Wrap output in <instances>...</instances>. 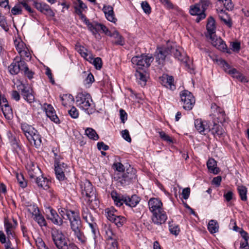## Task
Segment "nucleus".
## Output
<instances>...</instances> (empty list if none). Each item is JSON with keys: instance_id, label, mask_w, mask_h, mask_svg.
Here are the masks:
<instances>
[{"instance_id": "54", "label": "nucleus", "mask_w": 249, "mask_h": 249, "mask_svg": "<svg viewBox=\"0 0 249 249\" xmlns=\"http://www.w3.org/2000/svg\"><path fill=\"white\" fill-rule=\"evenodd\" d=\"M159 134L160 138L163 141L170 143H173L174 142L173 139L168 135L166 134L164 131H160L159 132Z\"/></svg>"}, {"instance_id": "55", "label": "nucleus", "mask_w": 249, "mask_h": 249, "mask_svg": "<svg viewBox=\"0 0 249 249\" xmlns=\"http://www.w3.org/2000/svg\"><path fill=\"white\" fill-rule=\"evenodd\" d=\"M141 4L143 12L146 14L149 15L151 13V8L147 1H143Z\"/></svg>"}, {"instance_id": "21", "label": "nucleus", "mask_w": 249, "mask_h": 249, "mask_svg": "<svg viewBox=\"0 0 249 249\" xmlns=\"http://www.w3.org/2000/svg\"><path fill=\"white\" fill-rule=\"evenodd\" d=\"M21 129L28 141L32 138V136L36 133L37 130L32 125L26 123L21 124Z\"/></svg>"}, {"instance_id": "9", "label": "nucleus", "mask_w": 249, "mask_h": 249, "mask_svg": "<svg viewBox=\"0 0 249 249\" xmlns=\"http://www.w3.org/2000/svg\"><path fill=\"white\" fill-rule=\"evenodd\" d=\"M18 90L20 91L21 95L25 100L29 103L35 101V96L32 89L29 86L21 84L17 86Z\"/></svg>"}, {"instance_id": "27", "label": "nucleus", "mask_w": 249, "mask_h": 249, "mask_svg": "<svg viewBox=\"0 0 249 249\" xmlns=\"http://www.w3.org/2000/svg\"><path fill=\"white\" fill-rule=\"evenodd\" d=\"M170 44L171 46L173 45L174 48V49L171 51V55L173 54L175 58L181 62H186L187 58H186L185 54H182L178 49H177L175 43L170 41Z\"/></svg>"}, {"instance_id": "5", "label": "nucleus", "mask_w": 249, "mask_h": 249, "mask_svg": "<svg viewBox=\"0 0 249 249\" xmlns=\"http://www.w3.org/2000/svg\"><path fill=\"white\" fill-rule=\"evenodd\" d=\"M174 49V46L170 45V41H167L166 46L158 47L154 56L158 64L163 65L166 58L171 55V51Z\"/></svg>"}, {"instance_id": "13", "label": "nucleus", "mask_w": 249, "mask_h": 249, "mask_svg": "<svg viewBox=\"0 0 249 249\" xmlns=\"http://www.w3.org/2000/svg\"><path fill=\"white\" fill-rule=\"evenodd\" d=\"M33 5L37 10L47 17H54L55 13L52 10L50 6L47 3L43 2H41L34 1Z\"/></svg>"}, {"instance_id": "41", "label": "nucleus", "mask_w": 249, "mask_h": 249, "mask_svg": "<svg viewBox=\"0 0 249 249\" xmlns=\"http://www.w3.org/2000/svg\"><path fill=\"white\" fill-rule=\"evenodd\" d=\"M60 98L62 104L64 106H67L74 102L73 97L70 94H65L60 95Z\"/></svg>"}, {"instance_id": "25", "label": "nucleus", "mask_w": 249, "mask_h": 249, "mask_svg": "<svg viewBox=\"0 0 249 249\" xmlns=\"http://www.w3.org/2000/svg\"><path fill=\"white\" fill-rule=\"evenodd\" d=\"M135 75L136 77L137 82L142 87L146 85L147 79L146 72L144 70H139L136 69Z\"/></svg>"}, {"instance_id": "37", "label": "nucleus", "mask_w": 249, "mask_h": 249, "mask_svg": "<svg viewBox=\"0 0 249 249\" xmlns=\"http://www.w3.org/2000/svg\"><path fill=\"white\" fill-rule=\"evenodd\" d=\"M27 169L28 171V175L30 178H36V175L40 172V170L38 166L33 163L29 165L27 167Z\"/></svg>"}, {"instance_id": "53", "label": "nucleus", "mask_w": 249, "mask_h": 249, "mask_svg": "<svg viewBox=\"0 0 249 249\" xmlns=\"http://www.w3.org/2000/svg\"><path fill=\"white\" fill-rule=\"evenodd\" d=\"M211 109L213 112V115L215 116H217L222 112H224V110L221 107L217 106L215 103H213L211 105Z\"/></svg>"}, {"instance_id": "40", "label": "nucleus", "mask_w": 249, "mask_h": 249, "mask_svg": "<svg viewBox=\"0 0 249 249\" xmlns=\"http://www.w3.org/2000/svg\"><path fill=\"white\" fill-rule=\"evenodd\" d=\"M74 236L77 239L78 241L82 244H85L87 242V238L84 235L82 229H77L74 231Z\"/></svg>"}, {"instance_id": "23", "label": "nucleus", "mask_w": 249, "mask_h": 249, "mask_svg": "<svg viewBox=\"0 0 249 249\" xmlns=\"http://www.w3.org/2000/svg\"><path fill=\"white\" fill-rule=\"evenodd\" d=\"M211 132L214 137L218 136L219 138L222 137L224 134V130L223 128L215 122L213 123L212 128L209 126L208 132Z\"/></svg>"}, {"instance_id": "31", "label": "nucleus", "mask_w": 249, "mask_h": 249, "mask_svg": "<svg viewBox=\"0 0 249 249\" xmlns=\"http://www.w3.org/2000/svg\"><path fill=\"white\" fill-rule=\"evenodd\" d=\"M212 44L221 52L230 53L225 42L221 38H217L215 41L213 40Z\"/></svg>"}, {"instance_id": "42", "label": "nucleus", "mask_w": 249, "mask_h": 249, "mask_svg": "<svg viewBox=\"0 0 249 249\" xmlns=\"http://www.w3.org/2000/svg\"><path fill=\"white\" fill-rule=\"evenodd\" d=\"M105 214L107 218L110 221H112L117 215V211L113 207L106 208L105 210Z\"/></svg>"}, {"instance_id": "32", "label": "nucleus", "mask_w": 249, "mask_h": 249, "mask_svg": "<svg viewBox=\"0 0 249 249\" xmlns=\"http://www.w3.org/2000/svg\"><path fill=\"white\" fill-rule=\"evenodd\" d=\"M215 20L212 17L208 18V22L206 25V29L209 35L211 36V39H212V35L215 32L216 26Z\"/></svg>"}, {"instance_id": "63", "label": "nucleus", "mask_w": 249, "mask_h": 249, "mask_svg": "<svg viewBox=\"0 0 249 249\" xmlns=\"http://www.w3.org/2000/svg\"><path fill=\"white\" fill-rule=\"evenodd\" d=\"M68 113L71 117L73 119H76L78 117V110L73 106L72 107L71 109L68 111Z\"/></svg>"}, {"instance_id": "48", "label": "nucleus", "mask_w": 249, "mask_h": 249, "mask_svg": "<svg viewBox=\"0 0 249 249\" xmlns=\"http://www.w3.org/2000/svg\"><path fill=\"white\" fill-rule=\"evenodd\" d=\"M169 230L171 233L176 236L178 235L180 231L178 225L173 224L171 222H169Z\"/></svg>"}, {"instance_id": "22", "label": "nucleus", "mask_w": 249, "mask_h": 249, "mask_svg": "<svg viewBox=\"0 0 249 249\" xmlns=\"http://www.w3.org/2000/svg\"><path fill=\"white\" fill-rule=\"evenodd\" d=\"M141 198L136 195H133L130 197L125 195L124 204L131 208L136 207L141 200Z\"/></svg>"}, {"instance_id": "59", "label": "nucleus", "mask_w": 249, "mask_h": 249, "mask_svg": "<svg viewBox=\"0 0 249 249\" xmlns=\"http://www.w3.org/2000/svg\"><path fill=\"white\" fill-rule=\"evenodd\" d=\"M74 211H75L66 209L64 208H62L60 210H59V212L61 216L64 218V216L65 215L67 219L69 218V214L71 215V213L72 214Z\"/></svg>"}, {"instance_id": "35", "label": "nucleus", "mask_w": 249, "mask_h": 249, "mask_svg": "<svg viewBox=\"0 0 249 249\" xmlns=\"http://www.w3.org/2000/svg\"><path fill=\"white\" fill-rule=\"evenodd\" d=\"M208 56L213 61L216 60L217 62H219V64L222 65L224 71L228 73L229 70H231L230 65L224 60L222 59H218L217 56H215L213 53H209Z\"/></svg>"}, {"instance_id": "64", "label": "nucleus", "mask_w": 249, "mask_h": 249, "mask_svg": "<svg viewBox=\"0 0 249 249\" xmlns=\"http://www.w3.org/2000/svg\"><path fill=\"white\" fill-rule=\"evenodd\" d=\"M112 168L118 172H124V165L121 162L114 163Z\"/></svg>"}, {"instance_id": "39", "label": "nucleus", "mask_w": 249, "mask_h": 249, "mask_svg": "<svg viewBox=\"0 0 249 249\" xmlns=\"http://www.w3.org/2000/svg\"><path fill=\"white\" fill-rule=\"evenodd\" d=\"M111 35L113 36H110V37H113L116 39L115 41L112 42L113 44L121 46H123L124 44V38L117 31H114L111 33Z\"/></svg>"}, {"instance_id": "58", "label": "nucleus", "mask_w": 249, "mask_h": 249, "mask_svg": "<svg viewBox=\"0 0 249 249\" xmlns=\"http://www.w3.org/2000/svg\"><path fill=\"white\" fill-rule=\"evenodd\" d=\"M22 71H23L24 74L29 79H31L32 78H33L34 72L29 69L28 66L26 63H25V66H24L22 69Z\"/></svg>"}, {"instance_id": "30", "label": "nucleus", "mask_w": 249, "mask_h": 249, "mask_svg": "<svg viewBox=\"0 0 249 249\" xmlns=\"http://www.w3.org/2000/svg\"><path fill=\"white\" fill-rule=\"evenodd\" d=\"M36 182L38 187L43 188L44 190H47L49 188V185L51 181L47 178L41 176L36 178Z\"/></svg>"}, {"instance_id": "51", "label": "nucleus", "mask_w": 249, "mask_h": 249, "mask_svg": "<svg viewBox=\"0 0 249 249\" xmlns=\"http://www.w3.org/2000/svg\"><path fill=\"white\" fill-rule=\"evenodd\" d=\"M27 211L31 213L33 216H34L38 212L39 210L36 204H34L30 205H28V208L27 209Z\"/></svg>"}, {"instance_id": "24", "label": "nucleus", "mask_w": 249, "mask_h": 249, "mask_svg": "<svg viewBox=\"0 0 249 249\" xmlns=\"http://www.w3.org/2000/svg\"><path fill=\"white\" fill-rule=\"evenodd\" d=\"M228 73L231 75L233 78L237 79L242 83L248 82L247 77L245 76L235 68H232L231 70H229Z\"/></svg>"}, {"instance_id": "1", "label": "nucleus", "mask_w": 249, "mask_h": 249, "mask_svg": "<svg viewBox=\"0 0 249 249\" xmlns=\"http://www.w3.org/2000/svg\"><path fill=\"white\" fill-rule=\"evenodd\" d=\"M81 193L87 201L88 205L91 209L95 210L99 206V201L97 198L95 189L91 183L86 180L81 183Z\"/></svg>"}, {"instance_id": "4", "label": "nucleus", "mask_w": 249, "mask_h": 249, "mask_svg": "<svg viewBox=\"0 0 249 249\" xmlns=\"http://www.w3.org/2000/svg\"><path fill=\"white\" fill-rule=\"evenodd\" d=\"M92 102L90 95L86 92H79L76 96L77 106L89 115L94 112V109L91 107Z\"/></svg>"}, {"instance_id": "36", "label": "nucleus", "mask_w": 249, "mask_h": 249, "mask_svg": "<svg viewBox=\"0 0 249 249\" xmlns=\"http://www.w3.org/2000/svg\"><path fill=\"white\" fill-rule=\"evenodd\" d=\"M1 107L4 117L8 120L11 119L13 117V110L8 103L3 104Z\"/></svg>"}, {"instance_id": "62", "label": "nucleus", "mask_w": 249, "mask_h": 249, "mask_svg": "<svg viewBox=\"0 0 249 249\" xmlns=\"http://www.w3.org/2000/svg\"><path fill=\"white\" fill-rule=\"evenodd\" d=\"M107 249H119L118 240L107 241Z\"/></svg>"}, {"instance_id": "14", "label": "nucleus", "mask_w": 249, "mask_h": 249, "mask_svg": "<svg viewBox=\"0 0 249 249\" xmlns=\"http://www.w3.org/2000/svg\"><path fill=\"white\" fill-rule=\"evenodd\" d=\"M195 126L197 131L201 135H205L208 132L210 122L203 120L201 119H197L194 122Z\"/></svg>"}, {"instance_id": "57", "label": "nucleus", "mask_w": 249, "mask_h": 249, "mask_svg": "<svg viewBox=\"0 0 249 249\" xmlns=\"http://www.w3.org/2000/svg\"><path fill=\"white\" fill-rule=\"evenodd\" d=\"M20 57L22 60L26 59L27 60H30L31 58V54L27 48H24L22 52H20Z\"/></svg>"}, {"instance_id": "47", "label": "nucleus", "mask_w": 249, "mask_h": 249, "mask_svg": "<svg viewBox=\"0 0 249 249\" xmlns=\"http://www.w3.org/2000/svg\"><path fill=\"white\" fill-rule=\"evenodd\" d=\"M111 221L113 222L117 227L120 228L126 222V218L123 216L117 215Z\"/></svg>"}, {"instance_id": "7", "label": "nucleus", "mask_w": 249, "mask_h": 249, "mask_svg": "<svg viewBox=\"0 0 249 249\" xmlns=\"http://www.w3.org/2000/svg\"><path fill=\"white\" fill-rule=\"evenodd\" d=\"M136 171L130 167L126 169L125 172L120 177H115L114 179L121 186H125L132 183L136 179Z\"/></svg>"}, {"instance_id": "8", "label": "nucleus", "mask_w": 249, "mask_h": 249, "mask_svg": "<svg viewBox=\"0 0 249 249\" xmlns=\"http://www.w3.org/2000/svg\"><path fill=\"white\" fill-rule=\"evenodd\" d=\"M179 95L183 108L186 110H191L196 101L193 94L189 91L185 89L180 92Z\"/></svg>"}, {"instance_id": "12", "label": "nucleus", "mask_w": 249, "mask_h": 249, "mask_svg": "<svg viewBox=\"0 0 249 249\" xmlns=\"http://www.w3.org/2000/svg\"><path fill=\"white\" fill-rule=\"evenodd\" d=\"M25 63V62L23 60L17 56L8 67L9 72L12 75H15L19 73L20 71H22Z\"/></svg>"}, {"instance_id": "19", "label": "nucleus", "mask_w": 249, "mask_h": 249, "mask_svg": "<svg viewBox=\"0 0 249 249\" xmlns=\"http://www.w3.org/2000/svg\"><path fill=\"white\" fill-rule=\"evenodd\" d=\"M148 207L150 212L153 213L156 212L161 211L162 203L161 201L157 198H151L148 201Z\"/></svg>"}, {"instance_id": "29", "label": "nucleus", "mask_w": 249, "mask_h": 249, "mask_svg": "<svg viewBox=\"0 0 249 249\" xmlns=\"http://www.w3.org/2000/svg\"><path fill=\"white\" fill-rule=\"evenodd\" d=\"M107 241L119 240V235L115 233L110 226L105 228Z\"/></svg>"}, {"instance_id": "45", "label": "nucleus", "mask_w": 249, "mask_h": 249, "mask_svg": "<svg viewBox=\"0 0 249 249\" xmlns=\"http://www.w3.org/2000/svg\"><path fill=\"white\" fill-rule=\"evenodd\" d=\"M86 135L90 139L94 141L98 140L99 137L96 131L92 128H87L85 130Z\"/></svg>"}, {"instance_id": "2", "label": "nucleus", "mask_w": 249, "mask_h": 249, "mask_svg": "<svg viewBox=\"0 0 249 249\" xmlns=\"http://www.w3.org/2000/svg\"><path fill=\"white\" fill-rule=\"evenodd\" d=\"M53 241L57 249H79L74 243L70 242L62 231L53 230L51 232Z\"/></svg>"}, {"instance_id": "34", "label": "nucleus", "mask_w": 249, "mask_h": 249, "mask_svg": "<svg viewBox=\"0 0 249 249\" xmlns=\"http://www.w3.org/2000/svg\"><path fill=\"white\" fill-rule=\"evenodd\" d=\"M189 13L192 16H197V17L196 19V21L197 23H198L200 21H198L197 19L199 17V15L201 13H202V10L197 3L195 4L194 5H192L190 6Z\"/></svg>"}, {"instance_id": "46", "label": "nucleus", "mask_w": 249, "mask_h": 249, "mask_svg": "<svg viewBox=\"0 0 249 249\" xmlns=\"http://www.w3.org/2000/svg\"><path fill=\"white\" fill-rule=\"evenodd\" d=\"M33 218L40 227L47 226V222L44 216L40 213V212L36 214Z\"/></svg>"}, {"instance_id": "52", "label": "nucleus", "mask_w": 249, "mask_h": 249, "mask_svg": "<svg viewBox=\"0 0 249 249\" xmlns=\"http://www.w3.org/2000/svg\"><path fill=\"white\" fill-rule=\"evenodd\" d=\"M16 178L20 186L22 188H25L27 185V183L25 180L22 174H17Z\"/></svg>"}, {"instance_id": "33", "label": "nucleus", "mask_w": 249, "mask_h": 249, "mask_svg": "<svg viewBox=\"0 0 249 249\" xmlns=\"http://www.w3.org/2000/svg\"><path fill=\"white\" fill-rule=\"evenodd\" d=\"M207 168L211 173L216 175L219 172V169L217 167L216 160L213 159H210L207 162Z\"/></svg>"}, {"instance_id": "28", "label": "nucleus", "mask_w": 249, "mask_h": 249, "mask_svg": "<svg viewBox=\"0 0 249 249\" xmlns=\"http://www.w3.org/2000/svg\"><path fill=\"white\" fill-rule=\"evenodd\" d=\"M197 3L199 5L201 10H202V13H201L199 15L197 19L198 21H201L206 18V15L205 14V11L211 4V2L209 0H200L199 2Z\"/></svg>"}, {"instance_id": "26", "label": "nucleus", "mask_w": 249, "mask_h": 249, "mask_svg": "<svg viewBox=\"0 0 249 249\" xmlns=\"http://www.w3.org/2000/svg\"><path fill=\"white\" fill-rule=\"evenodd\" d=\"M110 195L117 206L121 207L124 203L125 195L118 194L116 191H112Z\"/></svg>"}, {"instance_id": "61", "label": "nucleus", "mask_w": 249, "mask_h": 249, "mask_svg": "<svg viewBox=\"0 0 249 249\" xmlns=\"http://www.w3.org/2000/svg\"><path fill=\"white\" fill-rule=\"evenodd\" d=\"M92 64L96 69L100 70L102 67V61L100 57H97L93 59Z\"/></svg>"}, {"instance_id": "43", "label": "nucleus", "mask_w": 249, "mask_h": 249, "mask_svg": "<svg viewBox=\"0 0 249 249\" xmlns=\"http://www.w3.org/2000/svg\"><path fill=\"white\" fill-rule=\"evenodd\" d=\"M237 190L241 199L243 201H246L247 200L248 190L247 187L243 185L238 186Z\"/></svg>"}, {"instance_id": "3", "label": "nucleus", "mask_w": 249, "mask_h": 249, "mask_svg": "<svg viewBox=\"0 0 249 249\" xmlns=\"http://www.w3.org/2000/svg\"><path fill=\"white\" fill-rule=\"evenodd\" d=\"M81 213L83 219L88 224L91 229L93 238L95 243H96V238L99 236L100 233L95 218L93 216L88 207L84 204L82 206Z\"/></svg>"}, {"instance_id": "11", "label": "nucleus", "mask_w": 249, "mask_h": 249, "mask_svg": "<svg viewBox=\"0 0 249 249\" xmlns=\"http://www.w3.org/2000/svg\"><path fill=\"white\" fill-rule=\"evenodd\" d=\"M68 220L70 222L71 229L72 231L77 229H82V223L78 211H74L71 215L69 214Z\"/></svg>"}, {"instance_id": "56", "label": "nucleus", "mask_w": 249, "mask_h": 249, "mask_svg": "<svg viewBox=\"0 0 249 249\" xmlns=\"http://www.w3.org/2000/svg\"><path fill=\"white\" fill-rule=\"evenodd\" d=\"M11 13L14 15H20L22 14V8L19 2L16 4L11 9Z\"/></svg>"}, {"instance_id": "38", "label": "nucleus", "mask_w": 249, "mask_h": 249, "mask_svg": "<svg viewBox=\"0 0 249 249\" xmlns=\"http://www.w3.org/2000/svg\"><path fill=\"white\" fill-rule=\"evenodd\" d=\"M42 137L41 135L39 134V132L37 130L36 131V133H35L32 136V138L30 139V140L28 141L31 143H34V146L36 148H38L40 146L41 142H42Z\"/></svg>"}, {"instance_id": "16", "label": "nucleus", "mask_w": 249, "mask_h": 249, "mask_svg": "<svg viewBox=\"0 0 249 249\" xmlns=\"http://www.w3.org/2000/svg\"><path fill=\"white\" fill-rule=\"evenodd\" d=\"M48 210L49 213L47 215V218L54 224L61 226L63 223V219L59 215L56 211L50 207L48 208Z\"/></svg>"}, {"instance_id": "20", "label": "nucleus", "mask_w": 249, "mask_h": 249, "mask_svg": "<svg viewBox=\"0 0 249 249\" xmlns=\"http://www.w3.org/2000/svg\"><path fill=\"white\" fill-rule=\"evenodd\" d=\"M102 11L105 14L106 18L109 21L115 23L117 19L116 18L113 7L110 5H104Z\"/></svg>"}, {"instance_id": "60", "label": "nucleus", "mask_w": 249, "mask_h": 249, "mask_svg": "<svg viewBox=\"0 0 249 249\" xmlns=\"http://www.w3.org/2000/svg\"><path fill=\"white\" fill-rule=\"evenodd\" d=\"M221 20L227 25L229 28H231L232 25L231 19L228 16L226 15L225 17L223 16H219Z\"/></svg>"}, {"instance_id": "10", "label": "nucleus", "mask_w": 249, "mask_h": 249, "mask_svg": "<svg viewBox=\"0 0 249 249\" xmlns=\"http://www.w3.org/2000/svg\"><path fill=\"white\" fill-rule=\"evenodd\" d=\"M90 27L89 31L96 38H101L100 35L99 34L98 35V33L101 31L108 36H113L112 35H111V31L103 24L98 23L96 21H93V25H91Z\"/></svg>"}, {"instance_id": "6", "label": "nucleus", "mask_w": 249, "mask_h": 249, "mask_svg": "<svg viewBox=\"0 0 249 249\" xmlns=\"http://www.w3.org/2000/svg\"><path fill=\"white\" fill-rule=\"evenodd\" d=\"M153 60L154 58L152 55L148 53L135 56L132 58L131 61L133 65L137 66V69L143 70L144 68L149 67Z\"/></svg>"}, {"instance_id": "44", "label": "nucleus", "mask_w": 249, "mask_h": 249, "mask_svg": "<svg viewBox=\"0 0 249 249\" xmlns=\"http://www.w3.org/2000/svg\"><path fill=\"white\" fill-rule=\"evenodd\" d=\"M219 226L215 220H211L208 225V230L211 233H214L218 231Z\"/></svg>"}, {"instance_id": "50", "label": "nucleus", "mask_w": 249, "mask_h": 249, "mask_svg": "<svg viewBox=\"0 0 249 249\" xmlns=\"http://www.w3.org/2000/svg\"><path fill=\"white\" fill-rule=\"evenodd\" d=\"M0 26L6 32L9 30L6 18L0 12Z\"/></svg>"}, {"instance_id": "15", "label": "nucleus", "mask_w": 249, "mask_h": 249, "mask_svg": "<svg viewBox=\"0 0 249 249\" xmlns=\"http://www.w3.org/2000/svg\"><path fill=\"white\" fill-rule=\"evenodd\" d=\"M167 219V214L163 209L152 213L151 220L154 224L161 225L165 222Z\"/></svg>"}, {"instance_id": "49", "label": "nucleus", "mask_w": 249, "mask_h": 249, "mask_svg": "<svg viewBox=\"0 0 249 249\" xmlns=\"http://www.w3.org/2000/svg\"><path fill=\"white\" fill-rule=\"evenodd\" d=\"M19 3L21 4V8L23 7L31 14V16L34 17L36 15V12L29 5L27 0H23L21 1H19Z\"/></svg>"}, {"instance_id": "17", "label": "nucleus", "mask_w": 249, "mask_h": 249, "mask_svg": "<svg viewBox=\"0 0 249 249\" xmlns=\"http://www.w3.org/2000/svg\"><path fill=\"white\" fill-rule=\"evenodd\" d=\"M160 84L164 87L174 90L176 89L173 76L167 74H163L160 78Z\"/></svg>"}, {"instance_id": "18", "label": "nucleus", "mask_w": 249, "mask_h": 249, "mask_svg": "<svg viewBox=\"0 0 249 249\" xmlns=\"http://www.w3.org/2000/svg\"><path fill=\"white\" fill-rule=\"evenodd\" d=\"M44 107L47 116L56 124L60 123L59 119L56 114L55 111L53 107L50 104H45Z\"/></svg>"}]
</instances>
